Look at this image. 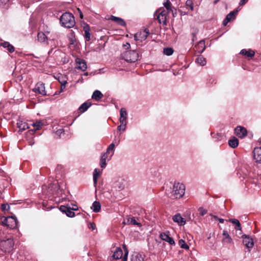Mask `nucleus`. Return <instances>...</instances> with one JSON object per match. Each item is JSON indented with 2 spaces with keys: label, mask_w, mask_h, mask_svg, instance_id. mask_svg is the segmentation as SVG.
Returning <instances> with one entry per match:
<instances>
[{
  "label": "nucleus",
  "mask_w": 261,
  "mask_h": 261,
  "mask_svg": "<svg viewBox=\"0 0 261 261\" xmlns=\"http://www.w3.org/2000/svg\"><path fill=\"white\" fill-rule=\"evenodd\" d=\"M198 211L201 216H203L207 213V211L204 209L203 207H200L198 209Z\"/></svg>",
  "instance_id": "45"
},
{
  "label": "nucleus",
  "mask_w": 261,
  "mask_h": 261,
  "mask_svg": "<svg viewBox=\"0 0 261 261\" xmlns=\"http://www.w3.org/2000/svg\"><path fill=\"white\" fill-rule=\"evenodd\" d=\"M60 210L62 212L65 213L66 215L69 217L72 218L75 216V213L72 211L70 207L61 205L60 207Z\"/></svg>",
  "instance_id": "15"
},
{
  "label": "nucleus",
  "mask_w": 261,
  "mask_h": 261,
  "mask_svg": "<svg viewBox=\"0 0 261 261\" xmlns=\"http://www.w3.org/2000/svg\"><path fill=\"white\" fill-rule=\"evenodd\" d=\"M100 173V171L98 169L96 168L94 169V172H93V182H94V185H96L97 184V178H98V176L99 175Z\"/></svg>",
  "instance_id": "35"
},
{
  "label": "nucleus",
  "mask_w": 261,
  "mask_h": 261,
  "mask_svg": "<svg viewBox=\"0 0 261 261\" xmlns=\"http://www.w3.org/2000/svg\"><path fill=\"white\" fill-rule=\"evenodd\" d=\"M123 223L127 225H137L139 227L141 226V224L140 223L138 222L135 217H128L126 219L124 220L123 221Z\"/></svg>",
  "instance_id": "18"
},
{
  "label": "nucleus",
  "mask_w": 261,
  "mask_h": 261,
  "mask_svg": "<svg viewBox=\"0 0 261 261\" xmlns=\"http://www.w3.org/2000/svg\"><path fill=\"white\" fill-rule=\"evenodd\" d=\"M2 250L5 252H10L13 249L14 242L11 238L2 241L0 244Z\"/></svg>",
  "instance_id": "7"
},
{
  "label": "nucleus",
  "mask_w": 261,
  "mask_h": 261,
  "mask_svg": "<svg viewBox=\"0 0 261 261\" xmlns=\"http://www.w3.org/2000/svg\"><path fill=\"white\" fill-rule=\"evenodd\" d=\"M229 145L233 148H236L239 145V141L237 138L233 137L228 141Z\"/></svg>",
  "instance_id": "26"
},
{
  "label": "nucleus",
  "mask_w": 261,
  "mask_h": 261,
  "mask_svg": "<svg viewBox=\"0 0 261 261\" xmlns=\"http://www.w3.org/2000/svg\"><path fill=\"white\" fill-rule=\"evenodd\" d=\"M127 113L125 108H121L120 111L119 121L123 125L127 124Z\"/></svg>",
  "instance_id": "13"
},
{
  "label": "nucleus",
  "mask_w": 261,
  "mask_h": 261,
  "mask_svg": "<svg viewBox=\"0 0 261 261\" xmlns=\"http://www.w3.org/2000/svg\"><path fill=\"white\" fill-rule=\"evenodd\" d=\"M243 239V243L248 248H251L254 246L253 239L248 235L243 234L242 236Z\"/></svg>",
  "instance_id": "10"
},
{
  "label": "nucleus",
  "mask_w": 261,
  "mask_h": 261,
  "mask_svg": "<svg viewBox=\"0 0 261 261\" xmlns=\"http://www.w3.org/2000/svg\"><path fill=\"white\" fill-rule=\"evenodd\" d=\"M131 261H144V258L139 254H134L132 256Z\"/></svg>",
  "instance_id": "36"
},
{
  "label": "nucleus",
  "mask_w": 261,
  "mask_h": 261,
  "mask_svg": "<svg viewBox=\"0 0 261 261\" xmlns=\"http://www.w3.org/2000/svg\"><path fill=\"white\" fill-rule=\"evenodd\" d=\"M108 158V154L105 152L101 155L100 160V166L101 168H105L107 165L106 160Z\"/></svg>",
  "instance_id": "24"
},
{
  "label": "nucleus",
  "mask_w": 261,
  "mask_h": 261,
  "mask_svg": "<svg viewBox=\"0 0 261 261\" xmlns=\"http://www.w3.org/2000/svg\"><path fill=\"white\" fill-rule=\"evenodd\" d=\"M240 54L245 56L246 57L249 59L252 58L255 55V51L252 49L246 50L245 49H243L240 51Z\"/></svg>",
  "instance_id": "21"
},
{
  "label": "nucleus",
  "mask_w": 261,
  "mask_h": 261,
  "mask_svg": "<svg viewBox=\"0 0 261 261\" xmlns=\"http://www.w3.org/2000/svg\"><path fill=\"white\" fill-rule=\"evenodd\" d=\"M115 146L114 143H111L107 149V151L105 152L106 153L108 154L111 153V154L109 160H110L112 156L114 154Z\"/></svg>",
  "instance_id": "34"
},
{
  "label": "nucleus",
  "mask_w": 261,
  "mask_h": 261,
  "mask_svg": "<svg viewBox=\"0 0 261 261\" xmlns=\"http://www.w3.org/2000/svg\"><path fill=\"white\" fill-rule=\"evenodd\" d=\"M186 5L190 8L191 10H194L193 3L192 0H187L186 2Z\"/></svg>",
  "instance_id": "44"
},
{
  "label": "nucleus",
  "mask_w": 261,
  "mask_h": 261,
  "mask_svg": "<svg viewBox=\"0 0 261 261\" xmlns=\"http://www.w3.org/2000/svg\"><path fill=\"white\" fill-rule=\"evenodd\" d=\"M43 192L46 195L50 196L54 195H59L62 194V190L59 183L55 181L53 183L48 184V187L46 186H43L42 188Z\"/></svg>",
  "instance_id": "1"
},
{
  "label": "nucleus",
  "mask_w": 261,
  "mask_h": 261,
  "mask_svg": "<svg viewBox=\"0 0 261 261\" xmlns=\"http://www.w3.org/2000/svg\"><path fill=\"white\" fill-rule=\"evenodd\" d=\"M237 13H238V10L230 12L229 14H228L227 15L226 17L228 19H229V21H230L231 20H233L235 18L236 15Z\"/></svg>",
  "instance_id": "38"
},
{
  "label": "nucleus",
  "mask_w": 261,
  "mask_h": 261,
  "mask_svg": "<svg viewBox=\"0 0 261 261\" xmlns=\"http://www.w3.org/2000/svg\"><path fill=\"white\" fill-rule=\"evenodd\" d=\"M248 0H241L239 4L241 6H243V5H245L248 2Z\"/></svg>",
  "instance_id": "52"
},
{
  "label": "nucleus",
  "mask_w": 261,
  "mask_h": 261,
  "mask_svg": "<svg viewBox=\"0 0 261 261\" xmlns=\"http://www.w3.org/2000/svg\"><path fill=\"white\" fill-rule=\"evenodd\" d=\"M196 62L201 66H204L206 64L205 58L201 55H199L197 57Z\"/></svg>",
  "instance_id": "32"
},
{
  "label": "nucleus",
  "mask_w": 261,
  "mask_h": 261,
  "mask_svg": "<svg viewBox=\"0 0 261 261\" xmlns=\"http://www.w3.org/2000/svg\"><path fill=\"white\" fill-rule=\"evenodd\" d=\"M1 207L3 211L10 209V206L8 204H2Z\"/></svg>",
  "instance_id": "46"
},
{
  "label": "nucleus",
  "mask_w": 261,
  "mask_h": 261,
  "mask_svg": "<svg viewBox=\"0 0 261 261\" xmlns=\"http://www.w3.org/2000/svg\"><path fill=\"white\" fill-rule=\"evenodd\" d=\"M33 91L35 93H38L41 94L42 96H45L47 95L45 90L44 84L41 82L38 83L36 85L35 87L33 89Z\"/></svg>",
  "instance_id": "11"
},
{
  "label": "nucleus",
  "mask_w": 261,
  "mask_h": 261,
  "mask_svg": "<svg viewBox=\"0 0 261 261\" xmlns=\"http://www.w3.org/2000/svg\"><path fill=\"white\" fill-rule=\"evenodd\" d=\"M85 38L87 41H89L90 39V33H89L88 30H86L85 31Z\"/></svg>",
  "instance_id": "47"
},
{
  "label": "nucleus",
  "mask_w": 261,
  "mask_h": 261,
  "mask_svg": "<svg viewBox=\"0 0 261 261\" xmlns=\"http://www.w3.org/2000/svg\"><path fill=\"white\" fill-rule=\"evenodd\" d=\"M120 140H119L117 143V145H118L119 143Z\"/></svg>",
  "instance_id": "63"
},
{
  "label": "nucleus",
  "mask_w": 261,
  "mask_h": 261,
  "mask_svg": "<svg viewBox=\"0 0 261 261\" xmlns=\"http://www.w3.org/2000/svg\"><path fill=\"white\" fill-rule=\"evenodd\" d=\"M253 156L256 162L261 163V147H256L254 148Z\"/></svg>",
  "instance_id": "17"
},
{
  "label": "nucleus",
  "mask_w": 261,
  "mask_h": 261,
  "mask_svg": "<svg viewBox=\"0 0 261 261\" xmlns=\"http://www.w3.org/2000/svg\"><path fill=\"white\" fill-rule=\"evenodd\" d=\"M75 62L76 64V68L80 69L82 71H85L87 69V66L86 62L84 60L80 58H77L75 60Z\"/></svg>",
  "instance_id": "16"
},
{
  "label": "nucleus",
  "mask_w": 261,
  "mask_h": 261,
  "mask_svg": "<svg viewBox=\"0 0 261 261\" xmlns=\"http://www.w3.org/2000/svg\"><path fill=\"white\" fill-rule=\"evenodd\" d=\"M149 34V30L147 29H145L143 31L137 33L134 35V38L136 40L142 42L147 38Z\"/></svg>",
  "instance_id": "9"
},
{
  "label": "nucleus",
  "mask_w": 261,
  "mask_h": 261,
  "mask_svg": "<svg viewBox=\"0 0 261 261\" xmlns=\"http://www.w3.org/2000/svg\"><path fill=\"white\" fill-rule=\"evenodd\" d=\"M124 46L126 48H128L130 47V44L129 43H126V44L124 45Z\"/></svg>",
  "instance_id": "59"
},
{
  "label": "nucleus",
  "mask_w": 261,
  "mask_h": 261,
  "mask_svg": "<svg viewBox=\"0 0 261 261\" xmlns=\"http://www.w3.org/2000/svg\"><path fill=\"white\" fill-rule=\"evenodd\" d=\"M84 75H88V73H87V72L85 73H84Z\"/></svg>",
  "instance_id": "62"
},
{
  "label": "nucleus",
  "mask_w": 261,
  "mask_h": 261,
  "mask_svg": "<svg viewBox=\"0 0 261 261\" xmlns=\"http://www.w3.org/2000/svg\"><path fill=\"white\" fill-rule=\"evenodd\" d=\"M123 247L125 251L124 255L123 256L122 249L120 247H118L116 249L113 255L114 259H119L122 258V261H127L128 251L125 245H123Z\"/></svg>",
  "instance_id": "6"
},
{
  "label": "nucleus",
  "mask_w": 261,
  "mask_h": 261,
  "mask_svg": "<svg viewBox=\"0 0 261 261\" xmlns=\"http://www.w3.org/2000/svg\"><path fill=\"white\" fill-rule=\"evenodd\" d=\"M9 0H0V5L6 4Z\"/></svg>",
  "instance_id": "55"
},
{
  "label": "nucleus",
  "mask_w": 261,
  "mask_h": 261,
  "mask_svg": "<svg viewBox=\"0 0 261 261\" xmlns=\"http://www.w3.org/2000/svg\"><path fill=\"white\" fill-rule=\"evenodd\" d=\"M185 186L180 182H175L173 186L172 193L175 198H180L185 194Z\"/></svg>",
  "instance_id": "4"
},
{
  "label": "nucleus",
  "mask_w": 261,
  "mask_h": 261,
  "mask_svg": "<svg viewBox=\"0 0 261 261\" xmlns=\"http://www.w3.org/2000/svg\"><path fill=\"white\" fill-rule=\"evenodd\" d=\"M109 96V95H107L106 94L103 95L100 91L96 90L93 92L91 98H102L103 96L108 97Z\"/></svg>",
  "instance_id": "29"
},
{
  "label": "nucleus",
  "mask_w": 261,
  "mask_h": 261,
  "mask_svg": "<svg viewBox=\"0 0 261 261\" xmlns=\"http://www.w3.org/2000/svg\"><path fill=\"white\" fill-rule=\"evenodd\" d=\"M100 208H101V205H100V203L96 201H94L91 207V208L95 213L98 212L100 211Z\"/></svg>",
  "instance_id": "31"
},
{
  "label": "nucleus",
  "mask_w": 261,
  "mask_h": 261,
  "mask_svg": "<svg viewBox=\"0 0 261 261\" xmlns=\"http://www.w3.org/2000/svg\"><path fill=\"white\" fill-rule=\"evenodd\" d=\"M17 125L20 131H23L29 127L27 123L20 120L18 121Z\"/></svg>",
  "instance_id": "30"
},
{
  "label": "nucleus",
  "mask_w": 261,
  "mask_h": 261,
  "mask_svg": "<svg viewBox=\"0 0 261 261\" xmlns=\"http://www.w3.org/2000/svg\"><path fill=\"white\" fill-rule=\"evenodd\" d=\"M172 220L174 222L177 223L179 225H184L186 223V221L179 214H177L173 216Z\"/></svg>",
  "instance_id": "19"
},
{
  "label": "nucleus",
  "mask_w": 261,
  "mask_h": 261,
  "mask_svg": "<svg viewBox=\"0 0 261 261\" xmlns=\"http://www.w3.org/2000/svg\"><path fill=\"white\" fill-rule=\"evenodd\" d=\"M124 180L122 178H118L114 183V187L119 190H121L124 188Z\"/></svg>",
  "instance_id": "23"
},
{
  "label": "nucleus",
  "mask_w": 261,
  "mask_h": 261,
  "mask_svg": "<svg viewBox=\"0 0 261 261\" xmlns=\"http://www.w3.org/2000/svg\"><path fill=\"white\" fill-rule=\"evenodd\" d=\"M229 221L232 223L236 230H239L240 231V234H241L242 233V227L239 221L236 219H229Z\"/></svg>",
  "instance_id": "22"
},
{
  "label": "nucleus",
  "mask_w": 261,
  "mask_h": 261,
  "mask_svg": "<svg viewBox=\"0 0 261 261\" xmlns=\"http://www.w3.org/2000/svg\"><path fill=\"white\" fill-rule=\"evenodd\" d=\"M234 133L238 137L243 138L247 135V131L245 127L238 126L234 129Z\"/></svg>",
  "instance_id": "12"
},
{
  "label": "nucleus",
  "mask_w": 261,
  "mask_h": 261,
  "mask_svg": "<svg viewBox=\"0 0 261 261\" xmlns=\"http://www.w3.org/2000/svg\"><path fill=\"white\" fill-rule=\"evenodd\" d=\"M67 84V82L66 81H63L61 82V90L63 91L65 88V85Z\"/></svg>",
  "instance_id": "49"
},
{
  "label": "nucleus",
  "mask_w": 261,
  "mask_h": 261,
  "mask_svg": "<svg viewBox=\"0 0 261 261\" xmlns=\"http://www.w3.org/2000/svg\"><path fill=\"white\" fill-rule=\"evenodd\" d=\"M168 12L165 10H158L156 11L155 14L158 15L157 19L160 23H162L164 25L166 24V18Z\"/></svg>",
  "instance_id": "8"
},
{
  "label": "nucleus",
  "mask_w": 261,
  "mask_h": 261,
  "mask_svg": "<svg viewBox=\"0 0 261 261\" xmlns=\"http://www.w3.org/2000/svg\"><path fill=\"white\" fill-rule=\"evenodd\" d=\"M219 0H217L215 2V3H216L217 2H218V1H219Z\"/></svg>",
  "instance_id": "64"
},
{
  "label": "nucleus",
  "mask_w": 261,
  "mask_h": 261,
  "mask_svg": "<svg viewBox=\"0 0 261 261\" xmlns=\"http://www.w3.org/2000/svg\"><path fill=\"white\" fill-rule=\"evenodd\" d=\"M259 179H258L259 183L260 184L261 182V174L258 176Z\"/></svg>",
  "instance_id": "60"
},
{
  "label": "nucleus",
  "mask_w": 261,
  "mask_h": 261,
  "mask_svg": "<svg viewBox=\"0 0 261 261\" xmlns=\"http://www.w3.org/2000/svg\"><path fill=\"white\" fill-rule=\"evenodd\" d=\"M122 59L128 62H135L138 60L139 54L136 50H126L121 55Z\"/></svg>",
  "instance_id": "3"
},
{
  "label": "nucleus",
  "mask_w": 261,
  "mask_h": 261,
  "mask_svg": "<svg viewBox=\"0 0 261 261\" xmlns=\"http://www.w3.org/2000/svg\"><path fill=\"white\" fill-rule=\"evenodd\" d=\"M222 242L225 244H230L232 242V239L226 230L223 231Z\"/></svg>",
  "instance_id": "20"
},
{
  "label": "nucleus",
  "mask_w": 261,
  "mask_h": 261,
  "mask_svg": "<svg viewBox=\"0 0 261 261\" xmlns=\"http://www.w3.org/2000/svg\"><path fill=\"white\" fill-rule=\"evenodd\" d=\"M32 125L35 128V130H39L44 125V123L42 121H37L33 123Z\"/></svg>",
  "instance_id": "37"
},
{
  "label": "nucleus",
  "mask_w": 261,
  "mask_h": 261,
  "mask_svg": "<svg viewBox=\"0 0 261 261\" xmlns=\"http://www.w3.org/2000/svg\"><path fill=\"white\" fill-rule=\"evenodd\" d=\"M198 46L201 47V48H202L201 50H198V52L200 53H202L205 50V48L204 40H200L198 43Z\"/></svg>",
  "instance_id": "40"
},
{
  "label": "nucleus",
  "mask_w": 261,
  "mask_h": 261,
  "mask_svg": "<svg viewBox=\"0 0 261 261\" xmlns=\"http://www.w3.org/2000/svg\"><path fill=\"white\" fill-rule=\"evenodd\" d=\"M38 40L41 43H46L47 40V37L45 34L42 32H39L38 34Z\"/></svg>",
  "instance_id": "33"
},
{
  "label": "nucleus",
  "mask_w": 261,
  "mask_h": 261,
  "mask_svg": "<svg viewBox=\"0 0 261 261\" xmlns=\"http://www.w3.org/2000/svg\"><path fill=\"white\" fill-rule=\"evenodd\" d=\"M163 53L167 56H170L173 53V50L171 48H166L164 49Z\"/></svg>",
  "instance_id": "43"
},
{
  "label": "nucleus",
  "mask_w": 261,
  "mask_h": 261,
  "mask_svg": "<svg viewBox=\"0 0 261 261\" xmlns=\"http://www.w3.org/2000/svg\"><path fill=\"white\" fill-rule=\"evenodd\" d=\"M77 10H78V11H79V13H80V16L81 18H83V14H82V11H81L80 10V9H79V8L77 9Z\"/></svg>",
  "instance_id": "56"
},
{
  "label": "nucleus",
  "mask_w": 261,
  "mask_h": 261,
  "mask_svg": "<svg viewBox=\"0 0 261 261\" xmlns=\"http://www.w3.org/2000/svg\"><path fill=\"white\" fill-rule=\"evenodd\" d=\"M168 233V231L166 232H162L160 234V237L162 240L168 242L170 245H175V242L174 240L172 238L170 237L169 236Z\"/></svg>",
  "instance_id": "14"
},
{
  "label": "nucleus",
  "mask_w": 261,
  "mask_h": 261,
  "mask_svg": "<svg viewBox=\"0 0 261 261\" xmlns=\"http://www.w3.org/2000/svg\"><path fill=\"white\" fill-rule=\"evenodd\" d=\"M216 79L212 76H209L207 79V84L208 85H212L216 84Z\"/></svg>",
  "instance_id": "42"
},
{
  "label": "nucleus",
  "mask_w": 261,
  "mask_h": 261,
  "mask_svg": "<svg viewBox=\"0 0 261 261\" xmlns=\"http://www.w3.org/2000/svg\"><path fill=\"white\" fill-rule=\"evenodd\" d=\"M214 218L216 220H218V219H219L217 216H213Z\"/></svg>",
  "instance_id": "61"
},
{
  "label": "nucleus",
  "mask_w": 261,
  "mask_h": 261,
  "mask_svg": "<svg viewBox=\"0 0 261 261\" xmlns=\"http://www.w3.org/2000/svg\"><path fill=\"white\" fill-rule=\"evenodd\" d=\"M196 34H197V32H195V33H192V35H193L192 41L193 42H194V41H195V40H197Z\"/></svg>",
  "instance_id": "51"
},
{
  "label": "nucleus",
  "mask_w": 261,
  "mask_h": 261,
  "mask_svg": "<svg viewBox=\"0 0 261 261\" xmlns=\"http://www.w3.org/2000/svg\"><path fill=\"white\" fill-rule=\"evenodd\" d=\"M61 25L67 28H71L75 25L73 15L69 12L63 13L60 19Z\"/></svg>",
  "instance_id": "2"
},
{
  "label": "nucleus",
  "mask_w": 261,
  "mask_h": 261,
  "mask_svg": "<svg viewBox=\"0 0 261 261\" xmlns=\"http://www.w3.org/2000/svg\"><path fill=\"white\" fill-rule=\"evenodd\" d=\"M164 5L165 7L166 8L168 12H169L170 11L173 12L172 8L171 6V3L169 0H167L166 2L164 3Z\"/></svg>",
  "instance_id": "39"
},
{
  "label": "nucleus",
  "mask_w": 261,
  "mask_h": 261,
  "mask_svg": "<svg viewBox=\"0 0 261 261\" xmlns=\"http://www.w3.org/2000/svg\"><path fill=\"white\" fill-rule=\"evenodd\" d=\"M1 219L3 225L7 226L10 229H14L17 227L18 221L15 216L4 217Z\"/></svg>",
  "instance_id": "5"
},
{
  "label": "nucleus",
  "mask_w": 261,
  "mask_h": 261,
  "mask_svg": "<svg viewBox=\"0 0 261 261\" xmlns=\"http://www.w3.org/2000/svg\"><path fill=\"white\" fill-rule=\"evenodd\" d=\"M64 133V129H59L56 131V134L57 135H59V136H61V135Z\"/></svg>",
  "instance_id": "50"
},
{
  "label": "nucleus",
  "mask_w": 261,
  "mask_h": 261,
  "mask_svg": "<svg viewBox=\"0 0 261 261\" xmlns=\"http://www.w3.org/2000/svg\"><path fill=\"white\" fill-rule=\"evenodd\" d=\"M218 221L221 223H223L224 222V220L223 219H222V218L218 219Z\"/></svg>",
  "instance_id": "58"
},
{
  "label": "nucleus",
  "mask_w": 261,
  "mask_h": 261,
  "mask_svg": "<svg viewBox=\"0 0 261 261\" xmlns=\"http://www.w3.org/2000/svg\"><path fill=\"white\" fill-rule=\"evenodd\" d=\"M77 209H78V207L76 206V205H73V207L71 208L72 211V210L76 211V210H77Z\"/></svg>",
  "instance_id": "57"
},
{
  "label": "nucleus",
  "mask_w": 261,
  "mask_h": 261,
  "mask_svg": "<svg viewBox=\"0 0 261 261\" xmlns=\"http://www.w3.org/2000/svg\"><path fill=\"white\" fill-rule=\"evenodd\" d=\"M1 46L7 49L10 53H13L14 51V47L8 42H4L1 43Z\"/></svg>",
  "instance_id": "28"
},
{
  "label": "nucleus",
  "mask_w": 261,
  "mask_h": 261,
  "mask_svg": "<svg viewBox=\"0 0 261 261\" xmlns=\"http://www.w3.org/2000/svg\"><path fill=\"white\" fill-rule=\"evenodd\" d=\"M230 21L229 20V19H228L226 17V18L223 20V24L224 25H226L228 22H229Z\"/></svg>",
  "instance_id": "53"
},
{
  "label": "nucleus",
  "mask_w": 261,
  "mask_h": 261,
  "mask_svg": "<svg viewBox=\"0 0 261 261\" xmlns=\"http://www.w3.org/2000/svg\"><path fill=\"white\" fill-rule=\"evenodd\" d=\"M110 19L113 20L121 26H124L125 25V21L120 17H117L114 16H111Z\"/></svg>",
  "instance_id": "27"
},
{
  "label": "nucleus",
  "mask_w": 261,
  "mask_h": 261,
  "mask_svg": "<svg viewBox=\"0 0 261 261\" xmlns=\"http://www.w3.org/2000/svg\"><path fill=\"white\" fill-rule=\"evenodd\" d=\"M95 227H96V226H95V224H94V223H90V226H89L90 228H91L92 230H94V229H95Z\"/></svg>",
  "instance_id": "54"
},
{
  "label": "nucleus",
  "mask_w": 261,
  "mask_h": 261,
  "mask_svg": "<svg viewBox=\"0 0 261 261\" xmlns=\"http://www.w3.org/2000/svg\"><path fill=\"white\" fill-rule=\"evenodd\" d=\"M91 106V103L89 100L83 103L79 108V111L81 113L85 112L90 106Z\"/></svg>",
  "instance_id": "25"
},
{
  "label": "nucleus",
  "mask_w": 261,
  "mask_h": 261,
  "mask_svg": "<svg viewBox=\"0 0 261 261\" xmlns=\"http://www.w3.org/2000/svg\"><path fill=\"white\" fill-rule=\"evenodd\" d=\"M126 129V125H123L121 123L117 127V129L119 130L124 131Z\"/></svg>",
  "instance_id": "48"
},
{
  "label": "nucleus",
  "mask_w": 261,
  "mask_h": 261,
  "mask_svg": "<svg viewBox=\"0 0 261 261\" xmlns=\"http://www.w3.org/2000/svg\"><path fill=\"white\" fill-rule=\"evenodd\" d=\"M179 245L180 246V248L185 249H189V246L186 243L185 241L184 240H180L178 242Z\"/></svg>",
  "instance_id": "41"
}]
</instances>
